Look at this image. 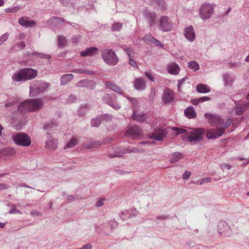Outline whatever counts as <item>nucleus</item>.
<instances>
[{
	"instance_id": "obj_1",
	"label": "nucleus",
	"mask_w": 249,
	"mask_h": 249,
	"mask_svg": "<svg viewBox=\"0 0 249 249\" xmlns=\"http://www.w3.org/2000/svg\"><path fill=\"white\" fill-rule=\"evenodd\" d=\"M173 129L177 131V134L186 133L189 141L193 143L202 141L205 133V130L202 128H193L188 131L178 127H174Z\"/></svg>"
},
{
	"instance_id": "obj_2",
	"label": "nucleus",
	"mask_w": 249,
	"mask_h": 249,
	"mask_svg": "<svg viewBox=\"0 0 249 249\" xmlns=\"http://www.w3.org/2000/svg\"><path fill=\"white\" fill-rule=\"evenodd\" d=\"M43 102L40 99H28L21 103L18 107L19 112L24 114L28 112H33L40 109Z\"/></svg>"
},
{
	"instance_id": "obj_3",
	"label": "nucleus",
	"mask_w": 249,
	"mask_h": 249,
	"mask_svg": "<svg viewBox=\"0 0 249 249\" xmlns=\"http://www.w3.org/2000/svg\"><path fill=\"white\" fill-rule=\"evenodd\" d=\"M37 74V71L31 68H25L15 72L12 79L16 82L27 81L35 78Z\"/></svg>"
},
{
	"instance_id": "obj_4",
	"label": "nucleus",
	"mask_w": 249,
	"mask_h": 249,
	"mask_svg": "<svg viewBox=\"0 0 249 249\" xmlns=\"http://www.w3.org/2000/svg\"><path fill=\"white\" fill-rule=\"evenodd\" d=\"M232 122V120L230 118L224 121L219 128L211 129L207 131V138L208 139L217 138L222 136L225 132V128L230 125Z\"/></svg>"
},
{
	"instance_id": "obj_5",
	"label": "nucleus",
	"mask_w": 249,
	"mask_h": 249,
	"mask_svg": "<svg viewBox=\"0 0 249 249\" xmlns=\"http://www.w3.org/2000/svg\"><path fill=\"white\" fill-rule=\"evenodd\" d=\"M102 57L105 62L110 66L116 65L119 61L115 53L110 49L104 50L102 53Z\"/></svg>"
},
{
	"instance_id": "obj_6",
	"label": "nucleus",
	"mask_w": 249,
	"mask_h": 249,
	"mask_svg": "<svg viewBox=\"0 0 249 249\" xmlns=\"http://www.w3.org/2000/svg\"><path fill=\"white\" fill-rule=\"evenodd\" d=\"M13 139L16 144L23 146H28L31 143L30 137L25 133H17L13 136Z\"/></svg>"
},
{
	"instance_id": "obj_7",
	"label": "nucleus",
	"mask_w": 249,
	"mask_h": 249,
	"mask_svg": "<svg viewBox=\"0 0 249 249\" xmlns=\"http://www.w3.org/2000/svg\"><path fill=\"white\" fill-rule=\"evenodd\" d=\"M213 13V9L209 3L202 4L199 9L200 17L204 20L209 19Z\"/></svg>"
},
{
	"instance_id": "obj_8",
	"label": "nucleus",
	"mask_w": 249,
	"mask_h": 249,
	"mask_svg": "<svg viewBox=\"0 0 249 249\" xmlns=\"http://www.w3.org/2000/svg\"><path fill=\"white\" fill-rule=\"evenodd\" d=\"M49 86L50 84L47 83H37L30 87V95L31 96H34L37 94L45 91Z\"/></svg>"
},
{
	"instance_id": "obj_9",
	"label": "nucleus",
	"mask_w": 249,
	"mask_h": 249,
	"mask_svg": "<svg viewBox=\"0 0 249 249\" xmlns=\"http://www.w3.org/2000/svg\"><path fill=\"white\" fill-rule=\"evenodd\" d=\"M204 116L208 120V123L213 126L216 127L220 126L221 127L223 123V119L219 115L206 113Z\"/></svg>"
},
{
	"instance_id": "obj_10",
	"label": "nucleus",
	"mask_w": 249,
	"mask_h": 249,
	"mask_svg": "<svg viewBox=\"0 0 249 249\" xmlns=\"http://www.w3.org/2000/svg\"><path fill=\"white\" fill-rule=\"evenodd\" d=\"M160 29L163 32L170 31L173 28V24L167 16H161L159 20Z\"/></svg>"
},
{
	"instance_id": "obj_11",
	"label": "nucleus",
	"mask_w": 249,
	"mask_h": 249,
	"mask_svg": "<svg viewBox=\"0 0 249 249\" xmlns=\"http://www.w3.org/2000/svg\"><path fill=\"white\" fill-rule=\"evenodd\" d=\"M125 136L133 139H137L142 135L141 129L138 126H130L125 133Z\"/></svg>"
},
{
	"instance_id": "obj_12",
	"label": "nucleus",
	"mask_w": 249,
	"mask_h": 249,
	"mask_svg": "<svg viewBox=\"0 0 249 249\" xmlns=\"http://www.w3.org/2000/svg\"><path fill=\"white\" fill-rule=\"evenodd\" d=\"M217 230L219 234L223 237L228 236L231 233L230 227L225 221H220L218 222Z\"/></svg>"
},
{
	"instance_id": "obj_13",
	"label": "nucleus",
	"mask_w": 249,
	"mask_h": 249,
	"mask_svg": "<svg viewBox=\"0 0 249 249\" xmlns=\"http://www.w3.org/2000/svg\"><path fill=\"white\" fill-rule=\"evenodd\" d=\"M167 134V131L165 129L156 128L154 132L150 135V138L157 141H162L163 138Z\"/></svg>"
},
{
	"instance_id": "obj_14",
	"label": "nucleus",
	"mask_w": 249,
	"mask_h": 249,
	"mask_svg": "<svg viewBox=\"0 0 249 249\" xmlns=\"http://www.w3.org/2000/svg\"><path fill=\"white\" fill-rule=\"evenodd\" d=\"M143 15L148 20L150 27L153 26L156 23V14L155 13L146 9L144 11Z\"/></svg>"
},
{
	"instance_id": "obj_15",
	"label": "nucleus",
	"mask_w": 249,
	"mask_h": 249,
	"mask_svg": "<svg viewBox=\"0 0 249 249\" xmlns=\"http://www.w3.org/2000/svg\"><path fill=\"white\" fill-rule=\"evenodd\" d=\"M175 94L173 91L169 89H166L164 90L162 96V99L164 103H169L173 101Z\"/></svg>"
},
{
	"instance_id": "obj_16",
	"label": "nucleus",
	"mask_w": 249,
	"mask_h": 249,
	"mask_svg": "<svg viewBox=\"0 0 249 249\" xmlns=\"http://www.w3.org/2000/svg\"><path fill=\"white\" fill-rule=\"evenodd\" d=\"M103 100L105 103L109 105L116 110L120 108V106L113 100L111 96L108 94H106L104 96Z\"/></svg>"
},
{
	"instance_id": "obj_17",
	"label": "nucleus",
	"mask_w": 249,
	"mask_h": 249,
	"mask_svg": "<svg viewBox=\"0 0 249 249\" xmlns=\"http://www.w3.org/2000/svg\"><path fill=\"white\" fill-rule=\"evenodd\" d=\"M184 36L187 39L193 41L195 38V34L193 26H190L186 28L184 32Z\"/></svg>"
},
{
	"instance_id": "obj_18",
	"label": "nucleus",
	"mask_w": 249,
	"mask_h": 249,
	"mask_svg": "<svg viewBox=\"0 0 249 249\" xmlns=\"http://www.w3.org/2000/svg\"><path fill=\"white\" fill-rule=\"evenodd\" d=\"M134 86L137 90H143L146 87V82L143 78H136L134 81Z\"/></svg>"
},
{
	"instance_id": "obj_19",
	"label": "nucleus",
	"mask_w": 249,
	"mask_h": 249,
	"mask_svg": "<svg viewBox=\"0 0 249 249\" xmlns=\"http://www.w3.org/2000/svg\"><path fill=\"white\" fill-rule=\"evenodd\" d=\"M76 86L77 87H87L93 88L95 87V84L94 82L92 80L85 79L78 82L76 84Z\"/></svg>"
},
{
	"instance_id": "obj_20",
	"label": "nucleus",
	"mask_w": 249,
	"mask_h": 249,
	"mask_svg": "<svg viewBox=\"0 0 249 249\" xmlns=\"http://www.w3.org/2000/svg\"><path fill=\"white\" fill-rule=\"evenodd\" d=\"M249 107V102H246L237 106L235 108L236 114L238 115L243 114Z\"/></svg>"
},
{
	"instance_id": "obj_21",
	"label": "nucleus",
	"mask_w": 249,
	"mask_h": 249,
	"mask_svg": "<svg viewBox=\"0 0 249 249\" xmlns=\"http://www.w3.org/2000/svg\"><path fill=\"white\" fill-rule=\"evenodd\" d=\"M98 49L96 47H90L80 53V55L83 57L92 56L97 53Z\"/></svg>"
},
{
	"instance_id": "obj_22",
	"label": "nucleus",
	"mask_w": 249,
	"mask_h": 249,
	"mask_svg": "<svg viewBox=\"0 0 249 249\" xmlns=\"http://www.w3.org/2000/svg\"><path fill=\"white\" fill-rule=\"evenodd\" d=\"M18 22L21 25L26 27H32L35 24L34 21L29 20L27 17H21L19 18Z\"/></svg>"
},
{
	"instance_id": "obj_23",
	"label": "nucleus",
	"mask_w": 249,
	"mask_h": 249,
	"mask_svg": "<svg viewBox=\"0 0 249 249\" xmlns=\"http://www.w3.org/2000/svg\"><path fill=\"white\" fill-rule=\"evenodd\" d=\"M184 114L189 119L195 118L196 116V112L193 107H187L184 111Z\"/></svg>"
},
{
	"instance_id": "obj_24",
	"label": "nucleus",
	"mask_w": 249,
	"mask_h": 249,
	"mask_svg": "<svg viewBox=\"0 0 249 249\" xmlns=\"http://www.w3.org/2000/svg\"><path fill=\"white\" fill-rule=\"evenodd\" d=\"M180 68L178 65L175 63L170 64L168 66V71L172 74H177L178 73Z\"/></svg>"
},
{
	"instance_id": "obj_25",
	"label": "nucleus",
	"mask_w": 249,
	"mask_h": 249,
	"mask_svg": "<svg viewBox=\"0 0 249 249\" xmlns=\"http://www.w3.org/2000/svg\"><path fill=\"white\" fill-rule=\"evenodd\" d=\"M16 152L14 148L12 147H7L0 150V154L2 156H11L15 155Z\"/></svg>"
},
{
	"instance_id": "obj_26",
	"label": "nucleus",
	"mask_w": 249,
	"mask_h": 249,
	"mask_svg": "<svg viewBox=\"0 0 249 249\" xmlns=\"http://www.w3.org/2000/svg\"><path fill=\"white\" fill-rule=\"evenodd\" d=\"M46 147L47 148L54 150L57 147V140L52 139L51 140H48L46 142Z\"/></svg>"
},
{
	"instance_id": "obj_27",
	"label": "nucleus",
	"mask_w": 249,
	"mask_h": 249,
	"mask_svg": "<svg viewBox=\"0 0 249 249\" xmlns=\"http://www.w3.org/2000/svg\"><path fill=\"white\" fill-rule=\"evenodd\" d=\"M150 5L156 6H158L161 10L164 9L165 4L164 0H150Z\"/></svg>"
},
{
	"instance_id": "obj_28",
	"label": "nucleus",
	"mask_w": 249,
	"mask_h": 249,
	"mask_svg": "<svg viewBox=\"0 0 249 249\" xmlns=\"http://www.w3.org/2000/svg\"><path fill=\"white\" fill-rule=\"evenodd\" d=\"M106 87L114 91L120 93L121 91V89L119 87L116 86L110 81H106L105 83Z\"/></svg>"
},
{
	"instance_id": "obj_29",
	"label": "nucleus",
	"mask_w": 249,
	"mask_h": 249,
	"mask_svg": "<svg viewBox=\"0 0 249 249\" xmlns=\"http://www.w3.org/2000/svg\"><path fill=\"white\" fill-rule=\"evenodd\" d=\"M125 51L127 53L129 60V64L133 67H137V62L136 61L132 59V54H131L132 50L130 48H126L124 49Z\"/></svg>"
},
{
	"instance_id": "obj_30",
	"label": "nucleus",
	"mask_w": 249,
	"mask_h": 249,
	"mask_svg": "<svg viewBox=\"0 0 249 249\" xmlns=\"http://www.w3.org/2000/svg\"><path fill=\"white\" fill-rule=\"evenodd\" d=\"M132 118L134 120L139 122H142L146 119V117L145 114L142 113L138 114L135 111H133Z\"/></svg>"
},
{
	"instance_id": "obj_31",
	"label": "nucleus",
	"mask_w": 249,
	"mask_h": 249,
	"mask_svg": "<svg viewBox=\"0 0 249 249\" xmlns=\"http://www.w3.org/2000/svg\"><path fill=\"white\" fill-rule=\"evenodd\" d=\"M196 90L199 93H207L210 91V89L206 85L199 84L196 86Z\"/></svg>"
},
{
	"instance_id": "obj_32",
	"label": "nucleus",
	"mask_w": 249,
	"mask_h": 249,
	"mask_svg": "<svg viewBox=\"0 0 249 249\" xmlns=\"http://www.w3.org/2000/svg\"><path fill=\"white\" fill-rule=\"evenodd\" d=\"M73 78V75L72 74H64L61 76V84L64 85L71 81Z\"/></svg>"
},
{
	"instance_id": "obj_33",
	"label": "nucleus",
	"mask_w": 249,
	"mask_h": 249,
	"mask_svg": "<svg viewBox=\"0 0 249 249\" xmlns=\"http://www.w3.org/2000/svg\"><path fill=\"white\" fill-rule=\"evenodd\" d=\"M57 124L55 121H52L50 123L46 124L43 127L45 130H53L56 127Z\"/></svg>"
},
{
	"instance_id": "obj_34",
	"label": "nucleus",
	"mask_w": 249,
	"mask_h": 249,
	"mask_svg": "<svg viewBox=\"0 0 249 249\" xmlns=\"http://www.w3.org/2000/svg\"><path fill=\"white\" fill-rule=\"evenodd\" d=\"M183 158L182 154L179 152H176L173 154L171 159V162L174 163L178 161L180 159Z\"/></svg>"
},
{
	"instance_id": "obj_35",
	"label": "nucleus",
	"mask_w": 249,
	"mask_h": 249,
	"mask_svg": "<svg viewBox=\"0 0 249 249\" xmlns=\"http://www.w3.org/2000/svg\"><path fill=\"white\" fill-rule=\"evenodd\" d=\"M106 117H107V116L104 115L102 116L98 117L96 119H92L91 121V124L92 126H95V127L98 126L101 124V118H103L104 119L105 118H106Z\"/></svg>"
},
{
	"instance_id": "obj_36",
	"label": "nucleus",
	"mask_w": 249,
	"mask_h": 249,
	"mask_svg": "<svg viewBox=\"0 0 249 249\" xmlns=\"http://www.w3.org/2000/svg\"><path fill=\"white\" fill-rule=\"evenodd\" d=\"M210 100L208 97H202L198 99H193L191 101V103L194 105H197L199 103L203 102Z\"/></svg>"
},
{
	"instance_id": "obj_37",
	"label": "nucleus",
	"mask_w": 249,
	"mask_h": 249,
	"mask_svg": "<svg viewBox=\"0 0 249 249\" xmlns=\"http://www.w3.org/2000/svg\"><path fill=\"white\" fill-rule=\"evenodd\" d=\"M188 67L194 71H197L199 69V64L195 61H192L188 63Z\"/></svg>"
},
{
	"instance_id": "obj_38",
	"label": "nucleus",
	"mask_w": 249,
	"mask_h": 249,
	"mask_svg": "<svg viewBox=\"0 0 249 249\" xmlns=\"http://www.w3.org/2000/svg\"><path fill=\"white\" fill-rule=\"evenodd\" d=\"M78 143L77 142V139L73 137L70 140V141L67 144V145H66L65 148H72V147H73L74 146H75Z\"/></svg>"
},
{
	"instance_id": "obj_39",
	"label": "nucleus",
	"mask_w": 249,
	"mask_h": 249,
	"mask_svg": "<svg viewBox=\"0 0 249 249\" xmlns=\"http://www.w3.org/2000/svg\"><path fill=\"white\" fill-rule=\"evenodd\" d=\"M67 39L65 37L63 36H58V45L59 46L63 47L66 45Z\"/></svg>"
},
{
	"instance_id": "obj_40",
	"label": "nucleus",
	"mask_w": 249,
	"mask_h": 249,
	"mask_svg": "<svg viewBox=\"0 0 249 249\" xmlns=\"http://www.w3.org/2000/svg\"><path fill=\"white\" fill-rule=\"evenodd\" d=\"M9 36V34L8 33H6L0 36V46L8 39Z\"/></svg>"
},
{
	"instance_id": "obj_41",
	"label": "nucleus",
	"mask_w": 249,
	"mask_h": 249,
	"mask_svg": "<svg viewBox=\"0 0 249 249\" xmlns=\"http://www.w3.org/2000/svg\"><path fill=\"white\" fill-rule=\"evenodd\" d=\"M100 144L101 143L95 141H92L86 145V147L88 149H90L95 147H97V146Z\"/></svg>"
},
{
	"instance_id": "obj_42",
	"label": "nucleus",
	"mask_w": 249,
	"mask_h": 249,
	"mask_svg": "<svg viewBox=\"0 0 249 249\" xmlns=\"http://www.w3.org/2000/svg\"><path fill=\"white\" fill-rule=\"evenodd\" d=\"M53 23H60L61 22H66L69 24V22L66 21L64 19L59 17H53L51 18Z\"/></svg>"
},
{
	"instance_id": "obj_43",
	"label": "nucleus",
	"mask_w": 249,
	"mask_h": 249,
	"mask_svg": "<svg viewBox=\"0 0 249 249\" xmlns=\"http://www.w3.org/2000/svg\"><path fill=\"white\" fill-rule=\"evenodd\" d=\"M122 28V24L121 23L117 22L113 24L112 26V30L113 31H119Z\"/></svg>"
},
{
	"instance_id": "obj_44",
	"label": "nucleus",
	"mask_w": 249,
	"mask_h": 249,
	"mask_svg": "<svg viewBox=\"0 0 249 249\" xmlns=\"http://www.w3.org/2000/svg\"><path fill=\"white\" fill-rule=\"evenodd\" d=\"M17 46L18 47V48L19 50L23 49L25 47V43L23 41H20L19 42H18L16 44H15L13 46V48L14 49H15V48L17 47Z\"/></svg>"
},
{
	"instance_id": "obj_45",
	"label": "nucleus",
	"mask_w": 249,
	"mask_h": 249,
	"mask_svg": "<svg viewBox=\"0 0 249 249\" xmlns=\"http://www.w3.org/2000/svg\"><path fill=\"white\" fill-rule=\"evenodd\" d=\"M151 41L154 43H155L157 46H160L161 47H163V45L158 40L156 39L154 37L151 36Z\"/></svg>"
},
{
	"instance_id": "obj_46",
	"label": "nucleus",
	"mask_w": 249,
	"mask_h": 249,
	"mask_svg": "<svg viewBox=\"0 0 249 249\" xmlns=\"http://www.w3.org/2000/svg\"><path fill=\"white\" fill-rule=\"evenodd\" d=\"M76 98L74 95H71L69 96L67 100V102L69 104L74 103L76 101Z\"/></svg>"
},
{
	"instance_id": "obj_47",
	"label": "nucleus",
	"mask_w": 249,
	"mask_h": 249,
	"mask_svg": "<svg viewBox=\"0 0 249 249\" xmlns=\"http://www.w3.org/2000/svg\"><path fill=\"white\" fill-rule=\"evenodd\" d=\"M19 9V7L18 6H15L12 8H9L6 10L7 12L8 13H15Z\"/></svg>"
},
{
	"instance_id": "obj_48",
	"label": "nucleus",
	"mask_w": 249,
	"mask_h": 249,
	"mask_svg": "<svg viewBox=\"0 0 249 249\" xmlns=\"http://www.w3.org/2000/svg\"><path fill=\"white\" fill-rule=\"evenodd\" d=\"M144 74L149 80L151 81H154V77L151 72H145Z\"/></svg>"
},
{
	"instance_id": "obj_49",
	"label": "nucleus",
	"mask_w": 249,
	"mask_h": 249,
	"mask_svg": "<svg viewBox=\"0 0 249 249\" xmlns=\"http://www.w3.org/2000/svg\"><path fill=\"white\" fill-rule=\"evenodd\" d=\"M9 213H21L18 210L15 206H13L11 207Z\"/></svg>"
},
{
	"instance_id": "obj_50",
	"label": "nucleus",
	"mask_w": 249,
	"mask_h": 249,
	"mask_svg": "<svg viewBox=\"0 0 249 249\" xmlns=\"http://www.w3.org/2000/svg\"><path fill=\"white\" fill-rule=\"evenodd\" d=\"M17 103V100H14L12 101H8L5 104V106L7 107H11L15 105Z\"/></svg>"
},
{
	"instance_id": "obj_51",
	"label": "nucleus",
	"mask_w": 249,
	"mask_h": 249,
	"mask_svg": "<svg viewBox=\"0 0 249 249\" xmlns=\"http://www.w3.org/2000/svg\"><path fill=\"white\" fill-rule=\"evenodd\" d=\"M76 73H89V71L83 69H75L72 71Z\"/></svg>"
},
{
	"instance_id": "obj_52",
	"label": "nucleus",
	"mask_w": 249,
	"mask_h": 249,
	"mask_svg": "<svg viewBox=\"0 0 249 249\" xmlns=\"http://www.w3.org/2000/svg\"><path fill=\"white\" fill-rule=\"evenodd\" d=\"M211 181V178H204L203 179H202L200 182L199 183V184L200 185H202V184H205V183H206L207 182H209ZM196 183H198V182H197Z\"/></svg>"
},
{
	"instance_id": "obj_53",
	"label": "nucleus",
	"mask_w": 249,
	"mask_h": 249,
	"mask_svg": "<svg viewBox=\"0 0 249 249\" xmlns=\"http://www.w3.org/2000/svg\"><path fill=\"white\" fill-rule=\"evenodd\" d=\"M191 172L188 171H186L182 176V178L184 179H187L189 178L191 176Z\"/></svg>"
},
{
	"instance_id": "obj_54",
	"label": "nucleus",
	"mask_w": 249,
	"mask_h": 249,
	"mask_svg": "<svg viewBox=\"0 0 249 249\" xmlns=\"http://www.w3.org/2000/svg\"><path fill=\"white\" fill-rule=\"evenodd\" d=\"M60 2L64 6H68L70 3V0H59Z\"/></svg>"
},
{
	"instance_id": "obj_55",
	"label": "nucleus",
	"mask_w": 249,
	"mask_h": 249,
	"mask_svg": "<svg viewBox=\"0 0 249 249\" xmlns=\"http://www.w3.org/2000/svg\"><path fill=\"white\" fill-rule=\"evenodd\" d=\"M33 55L36 56V57H42L44 58L45 57V55L38 53H34L32 54Z\"/></svg>"
},
{
	"instance_id": "obj_56",
	"label": "nucleus",
	"mask_w": 249,
	"mask_h": 249,
	"mask_svg": "<svg viewBox=\"0 0 249 249\" xmlns=\"http://www.w3.org/2000/svg\"><path fill=\"white\" fill-rule=\"evenodd\" d=\"M8 188V185L5 183H0V190H5Z\"/></svg>"
},
{
	"instance_id": "obj_57",
	"label": "nucleus",
	"mask_w": 249,
	"mask_h": 249,
	"mask_svg": "<svg viewBox=\"0 0 249 249\" xmlns=\"http://www.w3.org/2000/svg\"><path fill=\"white\" fill-rule=\"evenodd\" d=\"M221 167L222 169H227L228 170H229L231 168V166L229 164H226V163H224V164H222L221 165Z\"/></svg>"
},
{
	"instance_id": "obj_58",
	"label": "nucleus",
	"mask_w": 249,
	"mask_h": 249,
	"mask_svg": "<svg viewBox=\"0 0 249 249\" xmlns=\"http://www.w3.org/2000/svg\"><path fill=\"white\" fill-rule=\"evenodd\" d=\"M92 246L90 244H87L85 245L82 248L78 249H91Z\"/></svg>"
},
{
	"instance_id": "obj_59",
	"label": "nucleus",
	"mask_w": 249,
	"mask_h": 249,
	"mask_svg": "<svg viewBox=\"0 0 249 249\" xmlns=\"http://www.w3.org/2000/svg\"><path fill=\"white\" fill-rule=\"evenodd\" d=\"M67 200L69 202H72L75 200V197L72 195L69 196H67Z\"/></svg>"
},
{
	"instance_id": "obj_60",
	"label": "nucleus",
	"mask_w": 249,
	"mask_h": 249,
	"mask_svg": "<svg viewBox=\"0 0 249 249\" xmlns=\"http://www.w3.org/2000/svg\"><path fill=\"white\" fill-rule=\"evenodd\" d=\"M105 200V199H101L98 200L96 203V206L97 207H100L104 205L103 201Z\"/></svg>"
},
{
	"instance_id": "obj_61",
	"label": "nucleus",
	"mask_w": 249,
	"mask_h": 249,
	"mask_svg": "<svg viewBox=\"0 0 249 249\" xmlns=\"http://www.w3.org/2000/svg\"><path fill=\"white\" fill-rule=\"evenodd\" d=\"M168 218V217L166 215L158 216L157 217V219L158 220H165Z\"/></svg>"
},
{
	"instance_id": "obj_62",
	"label": "nucleus",
	"mask_w": 249,
	"mask_h": 249,
	"mask_svg": "<svg viewBox=\"0 0 249 249\" xmlns=\"http://www.w3.org/2000/svg\"><path fill=\"white\" fill-rule=\"evenodd\" d=\"M227 66L229 68H233V67H236L237 66V64L236 63H229L227 64Z\"/></svg>"
},
{
	"instance_id": "obj_63",
	"label": "nucleus",
	"mask_w": 249,
	"mask_h": 249,
	"mask_svg": "<svg viewBox=\"0 0 249 249\" xmlns=\"http://www.w3.org/2000/svg\"><path fill=\"white\" fill-rule=\"evenodd\" d=\"M183 81H184V79H181L178 81V90H179L181 85L182 84Z\"/></svg>"
},
{
	"instance_id": "obj_64",
	"label": "nucleus",
	"mask_w": 249,
	"mask_h": 249,
	"mask_svg": "<svg viewBox=\"0 0 249 249\" xmlns=\"http://www.w3.org/2000/svg\"><path fill=\"white\" fill-rule=\"evenodd\" d=\"M117 172L118 174H121V175L126 174L128 173V172L124 171L121 170H117Z\"/></svg>"
}]
</instances>
